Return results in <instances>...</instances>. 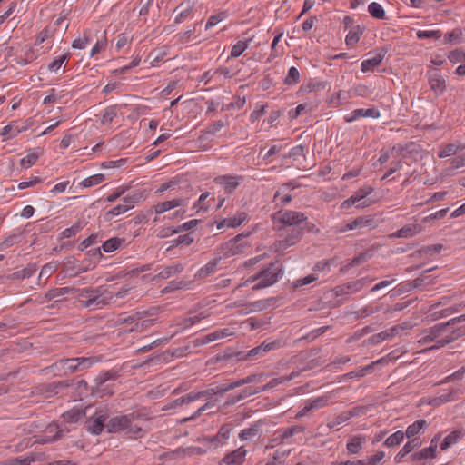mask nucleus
Returning <instances> with one entry per match:
<instances>
[{
    "mask_svg": "<svg viewBox=\"0 0 465 465\" xmlns=\"http://www.w3.org/2000/svg\"><path fill=\"white\" fill-rule=\"evenodd\" d=\"M248 234H238L237 236H235L234 238H232L231 241H229L227 242V245L231 248V250L232 251V254H237V253H240L243 251V248L247 245L246 243L244 244H239L237 245L243 238H245Z\"/></svg>",
    "mask_w": 465,
    "mask_h": 465,
    "instance_id": "42",
    "label": "nucleus"
},
{
    "mask_svg": "<svg viewBox=\"0 0 465 465\" xmlns=\"http://www.w3.org/2000/svg\"><path fill=\"white\" fill-rule=\"evenodd\" d=\"M36 458L34 455H28L25 458H15L0 462V465H30Z\"/></svg>",
    "mask_w": 465,
    "mask_h": 465,
    "instance_id": "43",
    "label": "nucleus"
},
{
    "mask_svg": "<svg viewBox=\"0 0 465 465\" xmlns=\"http://www.w3.org/2000/svg\"><path fill=\"white\" fill-rule=\"evenodd\" d=\"M371 279L368 277H362L356 281L351 282V292H357L363 288L369 287L371 283Z\"/></svg>",
    "mask_w": 465,
    "mask_h": 465,
    "instance_id": "49",
    "label": "nucleus"
},
{
    "mask_svg": "<svg viewBox=\"0 0 465 465\" xmlns=\"http://www.w3.org/2000/svg\"><path fill=\"white\" fill-rule=\"evenodd\" d=\"M116 114H117V109L115 106L107 107L102 115L101 123L103 124L111 123L114 120V118L116 116Z\"/></svg>",
    "mask_w": 465,
    "mask_h": 465,
    "instance_id": "57",
    "label": "nucleus"
},
{
    "mask_svg": "<svg viewBox=\"0 0 465 465\" xmlns=\"http://www.w3.org/2000/svg\"><path fill=\"white\" fill-rule=\"evenodd\" d=\"M441 36V33L440 30H419L417 32V37L419 39H424V38H434L439 39Z\"/></svg>",
    "mask_w": 465,
    "mask_h": 465,
    "instance_id": "60",
    "label": "nucleus"
},
{
    "mask_svg": "<svg viewBox=\"0 0 465 465\" xmlns=\"http://www.w3.org/2000/svg\"><path fill=\"white\" fill-rule=\"evenodd\" d=\"M106 430L109 433L124 431L130 438H138L143 429L135 422L134 416H117L108 421Z\"/></svg>",
    "mask_w": 465,
    "mask_h": 465,
    "instance_id": "4",
    "label": "nucleus"
},
{
    "mask_svg": "<svg viewBox=\"0 0 465 465\" xmlns=\"http://www.w3.org/2000/svg\"><path fill=\"white\" fill-rule=\"evenodd\" d=\"M260 432V422H256L255 424L252 425L250 428L244 429L241 430L239 433V438L242 440H252V438L256 437Z\"/></svg>",
    "mask_w": 465,
    "mask_h": 465,
    "instance_id": "40",
    "label": "nucleus"
},
{
    "mask_svg": "<svg viewBox=\"0 0 465 465\" xmlns=\"http://www.w3.org/2000/svg\"><path fill=\"white\" fill-rule=\"evenodd\" d=\"M426 426V421L423 420H420L410 425L406 430V436L408 439H411L417 434Z\"/></svg>",
    "mask_w": 465,
    "mask_h": 465,
    "instance_id": "46",
    "label": "nucleus"
},
{
    "mask_svg": "<svg viewBox=\"0 0 465 465\" xmlns=\"http://www.w3.org/2000/svg\"><path fill=\"white\" fill-rule=\"evenodd\" d=\"M35 272H36L35 264L30 263L23 270L15 272L12 274L8 275L7 278L9 280H24V279L30 278L32 275H34V273Z\"/></svg>",
    "mask_w": 465,
    "mask_h": 465,
    "instance_id": "29",
    "label": "nucleus"
},
{
    "mask_svg": "<svg viewBox=\"0 0 465 465\" xmlns=\"http://www.w3.org/2000/svg\"><path fill=\"white\" fill-rule=\"evenodd\" d=\"M403 439L404 433L401 430H398L385 440L384 445L387 447H394L399 445Z\"/></svg>",
    "mask_w": 465,
    "mask_h": 465,
    "instance_id": "51",
    "label": "nucleus"
},
{
    "mask_svg": "<svg viewBox=\"0 0 465 465\" xmlns=\"http://www.w3.org/2000/svg\"><path fill=\"white\" fill-rule=\"evenodd\" d=\"M368 11L370 15L376 19H385L386 18V13L383 7L376 2H372L368 6Z\"/></svg>",
    "mask_w": 465,
    "mask_h": 465,
    "instance_id": "44",
    "label": "nucleus"
},
{
    "mask_svg": "<svg viewBox=\"0 0 465 465\" xmlns=\"http://www.w3.org/2000/svg\"><path fill=\"white\" fill-rule=\"evenodd\" d=\"M192 10H193V6L189 3L180 4L173 10V12L177 14L174 18V22L176 24H180V23L183 22V20L190 15V14L192 13Z\"/></svg>",
    "mask_w": 465,
    "mask_h": 465,
    "instance_id": "31",
    "label": "nucleus"
},
{
    "mask_svg": "<svg viewBox=\"0 0 465 465\" xmlns=\"http://www.w3.org/2000/svg\"><path fill=\"white\" fill-rule=\"evenodd\" d=\"M436 446H430L428 448H424L420 450L419 452L414 453L411 456V460L417 461L421 460L428 458L435 457Z\"/></svg>",
    "mask_w": 465,
    "mask_h": 465,
    "instance_id": "41",
    "label": "nucleus"
},
{
    "mask_svg": "<svg viewBox=\"0 0 465 465\" xmlns=\"http://www.w3.org/2000/svg\"><path fill=\"white\" fill-rule=\"evenodd\" d=\"M125 243V240L118 237H113L105 241L102 248L105 252H112Z\"/></svg>",
    "mask_w": 465,
    "mask_h": 465,
    "instance_id": "39",
    "label": "nucleus"
},
{
    "mask_svg": "<svg viewBox=\"0 0 465 465\" xmlns=\"http://www.w3.org/2000/svg\"><path fill=\"white\" fill-rule=\"evenodd\" d=\"M272 220L275 223H281L292 228L302 227L307 223V217L303 213L292 210H282L275 213L272 215Z\"/></svg>",
    "mask_w": 465,
    "mask_h": 465,
    "instance_id": "6",
    "label": "nucleus"
},
{
    "mask_svg": "<svg viewBox=\"0 0 465 465\" xmlns=\"http://www.w3.org/2000/svg\"><path fill=\"white\" fill-rule=\"evenodd\" d=\"M95 361L92 357L63 358L42 369V372L55 377L68 376L91 368Z\"/></svg>",
    "mask_w": 465,
    "mask_h": 465,
    "instance_id": "3",
    "label": "nucleus"
},
{
    "mask_svg": "<svg viewBox=\"0 0 465 465\" xmlns=\"http://www.w3.org/2000/svg\"><path fill=\"white\" fill-rule=\"evenodd\" d=\"M132 208V205H127V204H119L114 208H112L110 211H108L106 213H105V217L110 220L112 217L114 216H117V215H120L122 213H124L125 212H127L128 210H130Z\"/></svg>",
    "mask_w": 465,
    "mask_h": 465,
    "instance_id": "56",
    "label": "nucleus"
},
{
    "mask_svg": "<svg viewBox=\"0 0 465 465\" xmlns=\"http://www.w3.org/2000/svg\"><path fill=\"white\" fill-rule=\"evenodd\" d=\"M465 145L459 146L455 143H449L447 144L439 153L440 158H446L451 155L456 154L460 150H464Z\"/></svg>",
    "mask_w": 465,
    "mask_h": 465,
    "instance_id": "48",
    "label": "nucleus"
},
{
    "mask_svg": "<svg viewBox=\"0 0 465 465\" xmlns=\"http://www.w3.org/2000/svg\"><path fill=\"white\" fill-rule=\"evenodd\" d=\"M74 288H71V287H62V288L51 289L45 293V299L46 301H51L56 297L74 293Z\"/></svg>",
    "mask_w": 465,
    "mask_h": 465,
    "instance_id": "38",
    "label": "nucleus"
},
{
    "mask_svg": "<svg viewBox=\"0 0 465 465\" xmlns=\"http://www.w3.org/2000/svg\"><path fill=\"white\" fill-rule=\"evenodd\" d=\"M385 457L384 451H377L374 455L362 460H351V465H381Z\"/></svg>",
    "mask_w": 465,
    "mask_h": 465,
    "instance_id": "25",
    "label": "nucleus"
},
{
    "mask_svg": "<svg viewBox=\"0 0 465 465\" xmlns=\"http://www.w3.org/2000/svg\"><path fill=\"white\" fill-rule=\"evenodd\" d=\"M411 326L408 322H404L402 324H399L396 326H393L388 330H385V332L388 333V339L393 338L397 336L401 331L404 330L410 329Z\"/></svg>",
    "mask_w": 465,
    "mask_h": 465,
    "instance_id": "61",
    "label": "nucleus"
},
{
    "mask_svg": "<svg viewBox=\"0 0 465 465\" xmlns=\"http://www.w3.org/2000/svg\"><path fill=\"white\" fill-rule=\"evenodd\" d=\"M184 267L181 262H176L172 265L166 266L159 270L158 274L153 279H168L174 275L181 273L183 271Z\"/></svg>",
    "mask_w": 465,
    "mask_h": 465,
    "instance_id": "19",
    "label": "nucleus"
},
{
    "mask_svg": "<svg viewBox=\"0 0 465 465\" xmlns=\"http://www.w3.org/2000/svg\"><path fill=\"white\" fill-rule=\"evenodd\" d=\"M442 248H443L442 244L423 246L415 252V255L420 258L430 257V256L434 255L435 253L440 252L442 250Z\"/></svg>",
    "mask_w": 465,
    "mask_h": 465,
    "instance_id": "35",
    "label": "nucleus"
},
{
    "mask_svg": "<svg viewBox=\"0 0 465 465\" xmlns=\"http://www.w3.org/2000/svg\"><path fill=\"white\" fill-rule=\"evenodd\" d=\"M244 384H247L245 379H241L229 384L216 385L203 391H191L190 393L176 399L174 403L175 405L196 403L201 405V407H209V405L213 403V396L223 394L230 390Z\"/></svg>",
    "mask_w": 465,
    "mask_h": 465,
    "instance_id": "1",
    "label": "nucleus"
},
{
    "mask_svg": "<svg viewBox=\"0 0 465 465\" xmlns=\"http://www.w3.org/2000/svg\"><path fill=\"white\" fill-rule=\"evenodd\" d=\"M420 445V441L419 439L414 438L411 440H409L395 456V461L401 462L402 459L407 454H409L411 451H412L415 448L419 447Z\"/></svg>",
    "mask_w": 465,
    "mask_h": 465,
    "instance_id": "32",
    "label": "nucleus"
},
{
    "mask_svg": "<svg viewBox=\"0 0 465 465\" xmlns=\"http://www.w3.org/2000/svg\"><path fill=\"white\" fill-rule=\"evenodd\" d=\"M428 80L430 89L437 94H442L446 90V77L438 69L428 72Z\"/></svg>",
    "mask_w": 465,
    "mask_h": 465,
    "instance_id": "12",
    "label": "nucleus"
},
{
    "mask_svg": "<svg viewBox=\"0 0 465 465\" xmlns=\"http://www.w3.org/2000/svg\"><path fill=\"white\" fill-rule=\"evenodd\" d=\"M187 283L183 281H171L168 285L163 290V293H168L170 292L184 289L187 287Z\"/></svg>",
    "mask_w": 465,
    "mask_h": 465,
    "instance_id": "62",
    "label": "nucleus"
},
{
    "mask_svg": "<svg viewBox=\"0 0 465 465\" xmlns=\"http://www.w3.org/2000/svg\"><path fill=\"white\" fill-rule=\"evenodd\" d=\"M84 409H69L68 411L64 412L62 415L64 421H65L67 423L78 422L85 415V412L84 411Z\"/></svg>",
    "mask_w": 465,
    "mask_h": 465,
    "instance_id": "28",
    "label": "nucleus"
},
{
    "mask_svg": "<svg viewBox=\"0 0 465 465\" xmlns=\"http://www.w3.org/2000/svg\"><path fill=\"white\" fill-rule=\"evenodd\" d=\"M246 453H247L246 450L244 449V447L242 446V447L234 450L233 451L228 453L227 455H225L223 458L221 464L242 465L245 461Z\"/></svg>",
    "mask_w": 465,
    "mask_h": 465,
    "instance_id": "17",
    "label": "nucleus"
},
{
    "mask_svg": "<svg viewBox=\"0 0 465 465\" xmlns=\"http://www.w3.org/2000/svg\"><path fill=\"white\" fill-rule=\"evenodd\" d=\"M379 116V111L374 108L356 109L351 114V122L358 119L359 117L378 118Z\"/></svg>",
    "mask_w": 465,
    "mask_h": 465,
    "instance_id": "33",
    "label": "nucleus"
},
{
    "mask_svg": "<svg viewBox=\"0 0 465 465\" xmlns=\"http://www.w3.org/2000/svg\"><path fill=\"white\" fill-rule=\"evenodd\" d=\"M281 271V268L275 263H271L265 270L249 278L244 284L259 281L253 286V290L269 287L278 282Z\"/></svg>",
    "mask_w": 465,
    "mask_h": 465,
    "instance_id": "5",
    "label": "nucleus"
},
{
    "mask_svg": "<svg viewBox=\"0 0 465 465\" xmlns=\"http://www.w3.org/2000/svg\"><path fill=\"white\" fill-rule=\"evenodd\" d=\"M143 199V193L139 191L133 192L129 194H127L125 197H124L123 201L124 204L132 205V208L134 207V203H137Z\"/></svg>",
    "mask_w": 465,
    "mask_h": 465,
    "instance_id": "54",
    "label": "nucleus"
},
{
    "mask_svg": "<svg viewBox=\"0 0 465 465\" xmlns=\"http://www.w3.org/2000/svg\"><path fill=\"white\" fill-rule=\"evenodd\" d=\"M63 267L70 276H76L82 272H86L85 268L78 266L77 260L74 256L66 257L64 261Z\"/></svg>",
    "mask_w": 465,
    "mask_h": 465,
    "instance_id": "24",
    "label": "nucleus"
},
{
    "mask_svg": "<svg viewBox=\"0 0 465 465\" xmlns=\"http://www.w3.org/2000/svg\"><path fill=\"white\" fill-rule=\"evenodd\" d=\"M387 361H388V358L383 357V358H381L375 361H372V362L367 364L366 366H364L362 368H360V369L354 370V371H351V379H352L354 377L361 378L369 373H371V372H373L376 365L383 364V363H386Z\"/></svg>",
    "mask_w": 465,
    "mask_h": 465,
    "instance_id": "20",
    "label": "nucleus"
},
{
    "mask_svg": "<svg viewBox=\"0 0 465 465\" xmlns=\"http://www.w3.org/2000/svg\"><path fill=\"white\" fill-rule=\"evenodd\" d=\"M452 398V393L450 392H444L438 396H435L433 398H430V400L427 401L430 405H441L449 402L450 399Z\"/></svg>",
    "mask_w": 465,
    "mask_h": 465,
    "instance_id": "55",
    "label": "nucleus"
},
{
    "mask_svg": "<svg viewBox=\"0 0 465 465\" xmlns=\"http://www.w3.org/2000/svg\"><path fill=\"white\" fill-rule=\"evenodd\" d=\"M448 58L452 64L465 62V52L461 50L451 51Z\"/></svg>",
    "mask_w": 465,
    "mask_h": 465,
    "instance_id": "64",
    "label": "nucleus"
},
{
    "mask_svg": "<svg viewBox=\"0 0 465 465\" xmlns=\"http://www.w3.org/2000/svg\"><path fill=\"white\" fill-rule=\"evenodd\" d=\"M420 231V226L417 224H408L401 228L395 232L397 237L408 238L414 236Z\"/></svg>",
    "mask_w": 465,
    "mask_h": 465,
    "instance_id": "34",
    "label": "nucleus"
},
{
    "mask_svg": "<svg viewBox=\"0 0 465 465\" xmlns=\"http://www.w3.org/2000/svg\"><path fill=\"white\" fill-rule=\"evenodd\" d=\"M464 432L462 430H457L448 434L440 443V449L446 450L452 445L456 444L463 437Z\"/></svg>",
    "mask_w": 465,
    "mask_h": 465,
    "instance_id": "26",
    "label": "nucleus"
},
{
    "mask_svg": "<svg viewBox=\"0 0 465 465\" xmlns=\"http://www.w3.org/2000/svg\"><path fill=\"white\" fill-rule=\"evenodd\" d=\"M256 393H259V391H257L252 387L245 388L240 392L229 395L225 401V404L234 405V404L240 402L241 401H242L252 395H254Z\"/></svg>",
    "mask_w": 465,
    "mask_h": 465,
    "instance_id": "21",
    "label": "nucleus"
},
{
    "mask_svg": "<svg viewBox=\"0 0 465 465\" xmlns=\"http://www.w3.org/2000/svg\"><path fill=\"white\" fill-rule=\"evenodd\" d=\"M74 293H76L77 302L84 309L100 310L114 302L113 294L104 286L74 289Z\"/></svg>",
    "mask_w": 465,
    "mask_h": 465,
    "instance_id": "2",
    "label": "nucleus"
},
{
    "mask_svg": "<svg viewBox=\"0 0 465 465\" xmlns=\"http://www.w3.org/2000/svg\"><path fill=\"white\" fill-rule=\"evenodd\" d=\"M40 155V151H31L25 157L21 159L20 163L23 167L29 168L35 163Z\"/></svg>",
    "mask_w": 465,
    "mask_h": 465,
    "instance_id": "47",
    "label": "nucleus"
},
{
    "mask_svg": "<svg viewBox=\"0 0 465 465\" xmlns=\"http://www.w3.org/2000/svg\"><path fill=\"white\" fill-rule=\"evenodd\" d=\"M224 126V123L221 120L214 122L213 124L209 125L204 131H203V134H201L198 138L200 143H203L206 138L205 134H215Z\"/></svg>",
    "mask_w": 465,
    "mask_h": 465,
    "instance_id": "45",
    "label": "nucleus"
},
{
    "mask_svg": "<svg viewBox=\"0 0 465 465\" xmlns=\"http://www.w3.org/2000/svg\"><path fill=\"white\" fill-rule=\"evenodd\" d=\"M104 180V175L102 173L94 174L90 177L85 178L81 184L84 187H91L96 184L101 183Z\"/></svg>",
    "mask_w": 465,
    "mask_h": 465,
    "instance_id": "59",
    "label": "nucleus"
},
{
    "mask_svg": "<svg viewBox=\"0 0 465 465\" xmlns=\"http://www.w3.org/2000/svg\"><path fill=\"white\" fill-rule=\"evenodd\" d=\"M434 283H435L434 279L430 278V276L418 277V278L414 279L413 281H411L409 283V286L411 289H416V288H420L425 285H431Z\"/></svg>",
    "mask_w": 465,
    "mask_h": 465,
    "instance_id": "52",
    "label": "nucleus"
},
{
    "mask_svg": "<svg viewBox=\"0 0 465 465\" xmlns=\"http://www.w3.org/2000/svg\"><path fill=\"white\" fill-rule=\"evenodd\" d=\"M296 376H297V374L295 372H292L288 376H281L278 378H273L268 383H266L265 385H263L256 390L259 391V392L268 391V390L272 389L280 384H282L286 381H291L292 379H293Z\"/></svg>",
    "mask_w": 465,
    "mask_h": 465,
    "instance_id": "30",
    "label": "nucleus"
},
{
    "mask_svg": "<svg viewBox=\"0 0 465 465\" xmlns=\"http://www.w3.org/2000/svg\"><path fill=\"white\" fill-rule=\"evenodd\" d=\"M72 384V381H55L48 384H44L41 387V391L46 395V397H50L52 395L57 394L60 390L69 387Z\"/></svg>",
    "mask_w": 465,
    "mask_h": 465,
    "instance_id": "22",
    "label": "nucleus"
},
{
    "mask_svg": "<svg viewBox=\"0 0 465 465\" xmlns=\"http://www.w3.org/2000/svg\"><path fill=\"white\" fill-rule=\"evenodd\" d=\"M387 52L388 50L385 47L376 49L374 51L373 56L361 62V72L367 73L373 71L383 61L387 54Z\"/></svg>",
    "mask_w": 465,
    "mask_h": 465,
    "instance_id": "13",
    "label": "nucleus"
},
{
    "mask_svg": "<svg viewBox=\"0 0 465 465\" xmlns=\"http://www.w3.org/2000/svg\"><path fill=\"white\" fill-rule=\"evenodd\" d=\"M118 378V373L114 371H106L99 374L95 379V387L92 391V394L95 397H104L113 394V388L107 381H114Z\"/></svg>",
    "mask_w": 465,
    "mask_h": 465,
    "instance_id": "8",
    "label": "nucleus"
},
{
    "mask_svg": "<svg viewBox=\"0 0 465 465\" xmlns=\"http://www.w3.org/2000/svg\"><path fill=\"white\" fill-rule=\"evenodd\" d=\"M465 336V325L458 327L456 329H452L451 326H450V331L445 334V336L438 341V345H433L430 348V350L439 349L440 347H443L459 338Z\"/></svg>",
    "mask_w": 465,
    "mask_h": 465,
    "instance_id": "15",
    "label": "nucleus"
},
{
    "mask_svg": "<svg viewBox=\"0 0 465 465\" xmlns=\"http://www.w3.org/2000/svg\"><path fill=\"white\" fill-rule=\"evenodd\" d=\"M106 420L107 416L105 414L96 412L94 416L86 420V430L92 434L99 435L104 430V429H106Z\"/></svg>",
    "mask_w": 465,
    "mask_h": 465,
    "instance_id": "14",
    "label": "nucleus"
},
{
    "mask_svg": "<svg viewBox=\"0 0 465 465\" xmlns=\"http://www.w3.org/2000/svg\"><path fill=\"white\" fill-rule=\"evenodd\" d=\"M280 341L263 342L261 345L250 350L249 351H238L237 361H246L249 359H256L262 353L268 352L272 350L278 349L280 347Z\"/></svg>",
    "mask_w": 465,
    "mask_h": 465,
    "instance_id": "10",
    "label": "nucleus"
},
{
    "mask_svg": "<svg viewBox=\"0 0 465 465\" xmlns=\"http://www.w3.org/2000/svg\"><path fill=\"white\" fill-rule=\"evenodd\" d=\"M247 214L245 213H240L234 217L223 219L217 224L218 229L224 227H236L241 225L246 220Z\"/></svg>",
    "mask_w": 465,
    "mask_h": 465,
    "instance_id": "27",
    "label": "nucleus"
},
{
    "mask_svg": "<svg viewBox=\"0 0 465 465\" xmlns=\"http://www.w3.org/2000/svg\"><path fill=\"white\" fill-rule=\"evenodd\" d=\"M300 80V73L294 66L291 67L288 71V74L284 80V83L288 85L297 84Z\"/></svg>",
    "mask_w": 465,
    "mask_h": 465,
    "instance_id": "58",
    "label": "nucleus"
},
{
    "mask_svg": "<svg viewBox=\"0 0 465 465\" xmlns=\"http://www.w3.org/2000/svg\"><path fill=\"white\" fill-rule=\"evenodd\" d=\"M303 431V427L302 426H292L286 429L278 430L280 442H285L288 439L295 435L296 433H300Z\"/></svg>",
    "mask_w": 465,
    "mask_h": 465,
    "instance_id": "37",
    "label": "nucleus"
},
{
    "mask_svg": "<svg viewBox=\"0 0 465 465\" xmlns=\"http://www.w3.org/2000/svg\"><path fill=\"white\" fill-rule=\"evenodd\" d=\"M312 227L313 224L305 223L302 227L292 228L283 240L275 243L276 251L283 252L288 247L297 244L301 241L304 231H311Z\"/></svg>",
    "mask_w": 465,
    "mask_h": 465,
    "instance_id": "7",
    "label": "nucleus"
},
{
    "mask_svg": "<svg viewBox=\"0 0 465 465\" xmlns=\"http://www.w3.org/2000/svg\"><path fill=\"white\" fill-rule=\"evenodd\" d=\"M373 220L368 217H359L351 222V231L354 229H361L365 227H371Z\"/></svg>",
    "mask_w": 465,
    "mask_h": 465,
    "instance_id": "50",
    "label": "nucleus"
},
{
    "mask_svg": "<svg viewBox=\"0 0 465 465\" xmlns=\"http://www.w3.org/2000/svg\"><path fill=\"white\" fill-rule=\"evenodd\" d=\"M59 267V263L57 262H52L45 264L40 272L39 280L42 277L49 278Z\"/></svg>",
    "mask_w": 465,
    "mask_h": 465,
    "instance_id": "53",
    "label": "nucleus"
},
{
    "mask_svg": "<svg viewBox=\"0 0 465 465\" xmlns=\"http://www.w3.org/2000/svg\"><path fill=\"white\" fill-rule=\"evenodd\" d=\"M373 188L371 186H364L361 188L354 194L351 195V205H355L357 208H363L372 204L375 200L369 197L372 193Z\"/></svg>",
    "mask_w": 465,
    "mask_h": 465,
    "instance_id": "11",
    "label": "nucleus"
},
{
    "mask_svg": "<svg viewBox=\"0 0 465 465\" xmlns=\"http://www.w3.org/2000/svg\"><path fill=\"white\" fill-rule=\"evenodd\" d=\"M239 179H241V177L223 175L216 177L214 183L222 185L226 193H232L239 186Z\"/></svg>",
    "mask_w": 465,
    "mask_h": 465,
    "instance_id": "18",
    "label": "nucleus"
},
{
    "mask_svg": "<svg viewBox=\"0 0 465 465\" xmlns=\"http://www.w3.org/2000/svg\"><path fill=\"white\" fill-rule=\"evenodd\" d=\"M366 437L363 435L351 436V454L359 453L366 444Z\"/></svg>",
    "mask_w": 465,
    "mask_h": 465,
    "instance_id": "36",
    "label": "nucleus"
},
{
    "mask_svg": "<svg viewBox=\"0 0 465 465\" xmlns=\"http://www.w3.org/2000/svg\"><path fill=\"white\" fill-rule=\"evenodd\" d=\"M221 261V257L214 258L208 263H206L204 266L200 268L197 272L195 273V279H205L209 275L214 273L216 272L217 266Z\"/></svg>",
    "mask_w": 465,
    "mask_h": 465,
    "instance_id": "23",
    "label": "nucleus"
},
{
    "mask_svg": "<svg viewBox=\"0 0 465 465\" xmlns=\"http://www.w3.org/2000/svg\"><path fill=\"white\" fill-rule=\"evenodd\" d=\"M187 204V200L184 198H174L169 201L158 203L157 204L153 205L151 209V212L153 210L156 214H161L164 212H167L169 210H172L176 207L180 206H185Z\"/></svg>",
    "mask_w": 465,
    "mask_h": 465,
    "instance_id": "16",
    "label": "nucleus"
},
{
    "mask_svg": "<svg viewBox=\"0 0 465 465\" xmlns=\"http://www.w3.org/2000/svg\"><path fill=\"white\" fill-rule=\"evenodd\" d=\"M449 331V323L443 322L436 324L423 332V336L419 340V342L427 344L435 341V345H438V341L441 340Z\"/></svg>",
    "mask_w": 465,
    "mask_h": 465,
    "instance_id": "9",
    "label": "nucleus"
},
{
    "mask_svg": "<svg viewBox=\"0 0 465 465\" xmlns=\"http://www.w3.org/2000/svg\"><path fill=\"white\" fill-rule=\"evenodd\" d=\"M83 228V224L80 221L76 222L73 226L70 228H66L62 232V236L64 238H70L76 234L79 231H81Z\"/></svg>",
    "mask_w": 465,
    "mask_h": 465,
    "instance_id": "63",
    "label": "nucleus"
}]
</instances>
